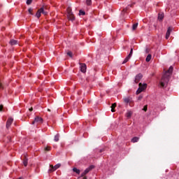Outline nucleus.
<instances>
[{
    "label": "nucleus",
    "mask_w": 179,
    "mask_h": 179,
    "mask_svg": "<svg viewBox=\"0 0 179 179\" xmlns=\"http://www.w3.org/2000/svg\"><path fill=\"white\" fill-rule=\"evenodd\" d=\"M171 73H173V66H171L159 81V85L161 87H166V86H167V83H169V81L170 80V76Z\"/></svg>",
    "instance_id": "nucleus-1"
},
{
    "label": "nucleus",
    "mask_w": 179,
    "mask_h": 179,
    "mask_svg": "<svg viewBox=\"0 0 179 179\" xmlns=\"http://www.w3.org/2000/svg\"><path fill=\"white\" fill-rule=\"evenodd\" d=\"M138 86H139V87L136 91V94H139V93H142V92H143L145 90V89H146V87H148V84H146V83L142 84L140 83L138 84Z\"/></svg>",
    "instance_id": "nucleus-2"
},
{
    "label": "nucleus",
    "mask_w": 179,
    "mask_h": 179,
    "mask_svg": "<svg viewBox=\"0 0 179 179\" xmlns=\"http://www.w3.org/2000/svg\"><path fill=\"white\" fill-rule=\"evenodd\" d=\"M93 169H94L93 165L90 166L81 173V177H85V176H86V174H87L89 172L92 171Z\"/></svg>",
    "instance_id": "nucleus-3"
},
{
    "label": "nucleus",
    "mask_w": 179,
    "mask_h": 179,
    "mask_svg": "<svg viewBox=\"0 0 179 179\" xmlns=\"http://www.w3.org/2000/svg\"><path fill=\"white\" fill-rule=\"evenodd\" d=\"M32 124L34 125V124H36V125H38V124H43V118L36 116L34 118V120L33 121Z\"/></svg>",
    "instance_id": "nucleus-4"
},
{
    "label": "nucleus",
    "mask_w": 179,
    "mask_h": 179,
    "mask_svg": "<svg viewBox=\"0 0 179 179\" xmlns=\"http://www.w3.org/2000/svg\"><path fill=\"white\" fill-rule=\"evenodd\" d=\"M60 167H61L60 164H57L55 166L50 165V169L48 170V173H52V171H55V170L59 169Z\"/></svg>",
    "instance_id": "nucleus-5"
},
{
    "label": "nucleus",
    "mask_w": 179,
    "mask_h": 179,
    "mask_svg": "<svg viewBox=\"0 0 179 179\" xmlns=\"http://www.w3.org/2000/svg\"><path fill=\"white\" fill-rule=\"evenodd\" d=\"M134 52V49H131L130 50V53L129 54V55L124 59V60L123 61L122 64H127V62H128V61H129V58H131V57H132V54Z\"/></svg>",
    "instance_id": "nucleus-6"
},
{
    "label": "nucleus",
    "mask_w": 179,
    "mask_h": 179,
    "mask_svg": "<svg viewBox=\"0 0 179 179\" xmlns=\"http://www.w3.org/2000/svg\"><path fill=\"white\" fill-rule=\"evenodd\" d=\"M12 122H13V118L9 117L6 122V125L7 129H9V127H10V125H12Z\"/></svg>",
    "instance_id": "nucleus-7"
},
{
    "label": "nucleus",
    "mask_w": 179,
    "mask_h": 179,
    "mask_svg": "<svg viewBox=\"0 0 179 179\" xmlns=\"http://www.w3.org/2000/svg\"><path fill=\"white\" fill-rule=\"evenodd\" d=\"M24 156V159H23V165L26 167V166H27V163L29 162V159H27V154L26 152H24L23 154Z\"/></svg>",
    "instance_id": "nucleus-8"
},
{
    "label": "nucleus",
    "mask_w": 179,
    "mask_h": 179,
    "mask_svg": "<svg viewBox=\"0 0 179 179\" xmlns=\"http://www.w3.org/2000/svg\"><path fill=\"white\" fill-rule=\"evenodd\" d=\"M142 78H143V76L142 75V73H138V75H136L134 80L135 83H138V82H139V80H141Z\"/></svg>",
    "instance_id": "nucleus-9"
},
{
    "label": "nucleus",
    "mask_w": 179,
    "mask_h": 179,
    "mask_svg": "<svg viewBox=\"0 0 179 179\" xmlns=\"http://www.w3.org/2000/svg\"><path fill=\"white\" fill-rule=\"evenodd\" d=\"M131 6H132L129 5L127 7H126L125 8L123 9V10L121 13L122 17H124L125 13H127V10H128V9H129V8H131Z\"/></svg>",
    "instance_id": "nucleus-10"
},
{
    "label": "nucleus",
    "mask_w": 179,
    "mask_h": 179,
    "mask_svg": "<svg viewBox=\"0 0 179 179\" xmlns=\"http://www.w3.org/2000/svg\"><path fill=\"white\" fill-rule=\"evenodd\" d=\"M87 66L85 64H80V71L83 73L86 72Z\"/></svg>",
    "instance_id": "nucleus-11"
},
{
    "label": "nucleus",
    "mask_w": 179,
    "mask_h": 179,
    "mask_svg": "<svg viewBox=\"0 0 179 179\" xmlns=\"http://www.w3.org/2000/svg\"><path fill=\"white\" fill-rule=\"evenodd\" d=\"M173 29L169 27L166 34V38L168 40V38L170 37V34L171 33Z\"/></svg>",
    "instance_id": "nucleus-12"
},
{
    "label": "nucleus",
    "mask_w": 179,
    "mask_h": 179,
    "mask_svg": "<svg viewBox=\"0 0 179 179\" xmlns=\"http://www.w3.org/2000/svg\"><path fill=\"white\" fill-rule=\"evenodd\" d=\"M68 18H69V20H70L71 22H73V20H75V17L73 16V14L68 15Z\"/></svg>",
    "instance_id": "nucleus-13"
},
{
    "label": "nucleus",
    "mask_w": 179,
    "mask_h": 179,
    "mask_svg": "<svg viewBox=\"0 0 179 179\" xmlns=\"http://www.w3.org/2000/svg\"><path fill=\"white\" fill-rule=\"evenodd\" d=\"M10 44L12 45H16V44H17V41L12 39L10 41Z\"/></svg>",
    "instance_id": "nucleus-14"
},
{
    "label": "nucleus",
    "mask_w": 179,
    "mask_h": 179,
    "mask_svg": "<svg viewBox=\"0 0 179 179\" xmlns=\"http://www.w3.org/2000/svg\"><path fill=\"white\" fill-rule=\"evenodd\" d=\"M36 17H38V19H39L40 16H41V8L36 12Z\"/></svg>",
    "instance_id": "nucleus-15"
},
{
    "label": "nucleus",
    "mask_w": 179,
    "mask_h": 179,
    "mask_svg": "<svg viewBox=\"0 0 179 179\" xmlns=\"http://www.w3.org/2000/svg\"><path fill=\"white\" fill-rule=\"evenodd\" d=\"M152 59V55H148L145 61L146 62H149Z\"/></svg>",
    "instance_id": "nucleus-16"
},
{
    "label": "nucleus",
    "mask_w": 179,
    "mask_h": 179,
    "mask_svg": "<svg viewBox=\"0 0 179 179\" xmlns=\"http://www.w3.org/2000/svg\"><path fill=\"white\" fill-rule=\"evenodd\" d=\"M73 171L76 174H80V170L78 169L77 168H73Z\"/></svg>",
    "instance_id": "nucleus-17"
},
{
    "label": "nucleus",
    "mask_w": 179,
    "mask_h": 179,
    "mask_svg": "<svg viewBox=\"0 0 179 179\" xmlns=\"http://www.w3.org/2000/svg\"><path fill=\"white\" fill-rule=\"evenodd\" d=\"M131 115H132V112H131V111H128V112L126 113V117H127V118H131Z\"/></svg>",
    "instance_id": "nucleus-18"
},
{
    "label": "nucleus",
    "mask_w": 179,
    "mask_h": 179,
    "mask_svg": "<svg viewBox=\"0 0 179 179\" xmlns=\"http://www.w3.org/2000/svg\"><path fill=\"white\" fill-rule=\"evenodd\" d=\"M138 141H139L138 137H134V138L131 139V142H132L133 143H135L138 142Z\"/></svg>",
    "instance_id": "nucleus-19"
},
{
    "label": "nucleus",
    "mask_w": 179,
    "mask_h": 179,
    "mask_svg": "<svg viewBox=\"0 0 179 179\" xmlns=\"http://www.w3.org/2000/svg\"><path fill=\"white\" fill-rule=\"evenodd\" d=\"M54 141L55 142H58V141H59V134H57L55 136Z\"/></svg>",
    "instance_id": "nucleus-20"
},
{
    "label": "nucleus",
    "mask_w": 179,
    "mask_h": 179,
    "mask_svg": "<svg viewBox=\"0 0 179 179\" xmlns=\"http://www.w3.org/2000/svg\"><path fill=\"white\" fill-rule=\"evenodd\" d=\"M67 13L68 15H72V8H71V7H68L67 8Z\"/></svg>",
    "instance_id": "nucleus-21"
},
{
    "label": "nucleus",
    "mask_w": 179,
    "mask_h": 179,
    "mask_svg": "<svg viewBox=\"0 0 179 179\" xmlns=\"http://www.w3.org/2000/svg\"><path fill=\"white\" fill-rule=\"evenodd\" d=\"M86 15V13L82 10L79 11V15L80 16H85Z\"/></svg>",
    "instance_id": "nucleus-22"
},
{
    "label": "nucleus",
    "mask_w": 179,
    "mask_h": 179,
    "mask_svg": "<svg viewBox=\"0 0 179 179\" xmlns=\"http://www.w3.org/2000/svg\"><path fill=\"white\" fill-rule=\"evenodd\" d=\"M164 17V15L163 14L158 15V20H163Z\"/></svg>",
    "instance_id": "nucleus-23"
},
{
    "label": "nucleus",
    "mask_w": 179,
    "mask_h": 179,
    "mask_svg": "<svg viewBox=\"0 0 179 179\" xmlns=\"http://www.w3.org/2000/svg\"><path fill=\"white\" fill-rule=\"evenodd\" d=\"M124 103H126V104H128V103H129V101H131V99H129V98H124Z\"/></svg>",
    "instance_id": "nucleus-24"
},
{
    "label": "nucleus",
    "mask_w": 179,
    "mask_h": 179,
    "mask_svg": "<svg viewBox=\"0 0 179 179\" xmlns=\"http://www.w3.org/2000/svg\"><path fill=\"white\" fill-rule=\"evenodd\" d=\"M137 27H138V23L134 24L132 26L133 30H136Z\"/></svg>",
    "instance_id": "nucleus-25"
},
{
    "label": "nucleus",
    "mask_w": 179,
    "mask_h": 179,
    "mask_svg": "<svg viewBox=\"0 0 179 179\" xmlns=\"http://www.w3.org/2000/svg\"><path fill=\"white\" fill-rule=\"evenodd\" d=\"M86 3L88 6H90L92 5V0H86Z\"/></svg>",
    "instance_id": "nucleus-26"
},
{
    "label": "nucleus",
    "mask_w": 179,
    "mask_h": 179,
    "mask_svg": "<svg viewBox=\"0 0 179 179\" xmlns=\"http://www.w3.org/2000/svg\"><path fill=\"white\" fill-rule=\"evenodd\" d=\"M41 13H43V15H47V12H45L44 10V8H41Z\"/></svg>",
    "instance_id": "nucleus-27"
},
{
    "label": "nucleus",
    "mask_w": 179,
    "mask_h": 179,
    "mask_svg": "<svg viewBox=\"0 0 179 179\" xmlns=\"http://www.w3.org/2000/svg\"><path fill=\"white\" fill-rule=\"evenodd\" d=\"M33 2V0H27V5H30Z\"/></svg>",
    "instance_id": "nucleus-28"
},
{
    "label": "nucleus",
    "mask_w": 179,
    "mask_h": 179,
    "mask_svg": "<svg viewBox=\"0 0 179 179\" xmlns=\"http://www.w3.org/2000/svg\"><path fill=\"white\" fill-rule=\"evenodd\" d=\"M67 55H69V57H71V58H72V55H73L72 52L71 51L68 52Z\"/></svg>",
    "instance_id": "nucleus-29"
},
{
    "label": "nucleus",
    "mask_w": 179,
    "mask_h": 179,
    "mask_svg": "<svg viewBox=\"0 0 179 179\" xmlns=\"http://www.w3.org/2000/svg\"><path fill=\"white\" fill-rule=\"evenodd\" d=\"M143 111H148V105H145L143 108Z\"/></svg>",
    "instance_id": "nucleus-30"
},
{
    "label": "nucleus",
    "mask_w": 179,
    "mask_h": 179,
    "mask_svg": "<svg viewBox=\"0 0 179 179\" xmlns=\"http://www.w3.org/2000/svg\"><path fill=\"white\" fill-rule=\"evenodd\" d=\"M115 107H117V103H113V104H112V106H111V108H115Z\"/></svg>",
    "instance_id": "nucleus-31"
},
{
    "label": "nucleus",
    "mask_w": 179,
    "mask_h": 179,
    "mask_svg": "<svg viewBox=\"0 0 179 179\" xmlns=\"http://www.w3.org/2000/svg\"><path fill=\"white\" fill-rule=\"evenodd\" d=\"M45 150H46L47 152L50 151V147H48V146L45 147Z\"/></svg>",
    "instance_id": "nucleus-32"
},
{
    "label": "nucleus",
    "mask_w": 179,
    "mask_h": 179,
    "mask_svg": "<svg viewBox=\"0 0 179 179\" xmlns=\"http://www.w3.org/2000/svg\"><path fill=\"white\" fill-rule=\"evenodd\" d=\"M143 96H142V95H140L138 97V100H142Z\"/></svg>",
    "instance_id": "nucleus-33"
},
{
    "label": "nucleus",
    "mask_w": 179,
    "mask_h": 179,
    "mask_svg": "<svg viewBox=\"0 0 179 179\" xmlns=\"http://www.w3.org/2000/svg\"><path fill=\"white\" fill-rule=\"evenodd\" d=\"M28 12L30 15H33V13H31V8H29Z\"/></svg>",
    "instance_id": "nucleus-34"
},
{
    "label": "nucleus",
    "mask_w": 179,
    "mask_h": 179,
    "mask_svg": "<svg viewBox=\"0 0 179 179\" xmlns=\"http://www.w3.org/2000/svg\"><path fill=\"white\" fill-rule=\"evenodd\" d=\"M0 89H3V86L2 85V83L0 81Z\"/></svg>",
    "instance_id": "nucleus-35"
},
{
    "label": "nucleus",
    "mask_w": 179,
    "mask_h": 179,
    "mask_svg": "<svg viewBox=\"0 0 179 179\" xmlns=\"http://www.w3.org/2000/svg\"><path fill=\"white\" fill-rule=\"evenodd\" d=\"M3 108V106L0 105V111H2V109Z\"/></svg>",
    "instance_id": "nucleus-36"
},
{
    "label": "nucleus",
    "mask_w": 179,
    "mask_h": 179,
    "mask_svg": "<svg viewBox=\"0 0 179 179\" xmlns=\"http://www.w3.org/2000/svg\"><path fill=\"white\" fill-rule=\"evenodd\" d=\"M115 108H111V112L112 113H115V110H114Z\"/></svg>",
    "instance_id": "nucleus-37"
},
{
    "label": "nucleus",
    "mask_w": 179,
    "mask_h": 179,
    "mask_svg": "<svg viewBox=\"0 0 179 179\" xmlns=\"http://www.w3.org/2000/svg\"><path fill=\"white\" fill-rule=\"evenodd\" d=\"M29 110V111H33V108H31Z\"/></svg>",
    "instance_id": "nucleus-38"
},
{
    "label": "nucleus",
    "mask_w": 179,
    "mask_h": 179,
    "mask_svg": "<svg viewBox=\"0 0 179 179\" xmlns=\"http://www.w3.org/2000/svg\"><path fill=\"white\" fill-rule=\"evenodd\" d=\"M104 151V150H100V152L101 153V152H103Z\"/></svg>",
    "instance_id": "nucleus-39"
},
{
    "label": "nucleus",
    "mask_w": 179,
    "mask_h": 179,
    "mask_svg": "<svg viewBox=\"0 0 179 179\" xmlns=\"http://www.w3.org/2000/svg\"><path fill=\"white\" fill-rule=\"evenodd\" d=\"M83 179H87V177L85 176V177L83 178Z\"/></svg>",
    "instance_id": "nucleus-40"
}]
</instances>
